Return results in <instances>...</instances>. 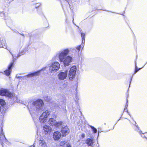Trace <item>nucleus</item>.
I'll use <instances>...</instances> for the list:
<instances>
[{
    "mask_svg": "<svg viewBox=\"0 0 147 147\" xmlns=\"http://www.w3.org/2000/svg\"><path fill=\"white\" fill-rule=\"evenodd\" d=\"M69 53V49H66L59 51L56 54V56L58 57L59 61L62 62L65 66L69 65L73 60L72 57L67 56Z\"/></svg>",
    "mask_w": 147,
    "mask_h": 147,
    "instance_id": "1",
    "label": "nucleus"
},
{
    "mask_svg": "<svg viewBox=\"0 0 147 147\" xmlns=\"http://www.w3.org/2000/svg\"><path fill=\"white\" fill-rule=\"evenodd\" d=\"M43 105V101L40 99H38L32 103H28L27 107L31 113L35 112L36 111L41 110Z\"/></svg>",
    "mask_w": 147,
    "mask_h": 147,
    "instance_id": "2",
    "label": "nucleus"
},
{
    "mask_svg": "<svg viewBox=\"0 0 147 147\" xmlns=\"http://www.w3.org/2000/svg\"><path fill=\"white\" fill-rule=\"evenodd\" d=\"M49 73L51 75H53L59 70L60 65L59 62L54 61L49 64Z\"/></svg>",
    "mask_w": 147,
    "mask_h": 147,
    "instance_id": "3",
    "label": "nucleus"
},
{
    "mask_svg": "<svg viewBox=\"0 0 147 147\" xmlns=\"http://www.w3.org/2000/svg\"><path fill=\"white\" fill-rule=\"evenodd\" d=\"M50 114V111L47 110L43 112L40 116L39 120L41 123H45L48 120V117Z\"/></svg>",
    "mask_w": 147,
    "mask_h": 147,
    "instance_id": "4",
    "label": "nucleus"
},
{
    "mask_svg": "<svg viewBox=\"0 0 147 147\" xmlns=\"http://www.w3.org/2000/svg\"><path fill=\"white\" fill-rule=\"evenodd\" d=\"M77 68L76 66L71 67L69 72L68 77L70 80H72L74 78L76 72Z\"/></svg>",
    "mask_w": 147,
    "mask_h": 147,
    "instance_id": "5",
    "label": "nucleus"
},
{
    "mask_svg": "<svg viewBox=\"0 0 147 147\" xmlns=\"http://www.w3.org/2000/svg\"><path fill=\"white\" fill-rule=\"evenodd\" d=\"M49 123L51 125L59 127L62 125L63 122L62 121H57L54 119L51 118L49 119Z\"/></svg>",
    "mask_w": 147,
    "mask_h": 147,
    "instance_id": "6",
    "label": "nucleus"
},
{
    "mask_svg": "<svg viewBox=\"0 0 147 147\" xmlns=\"http://www.w3.org/2000/svg\"><path fill=\"white\" fill-rule=\"evenodd\" d=\"M68 71L66 70L64 71L59 72L57 76L60 80H63L65 79L67 76Z\"/></svg>",
    "mask_w": 147,
    "mask_h": 147,
    "instance_id": "7",
    "label": "nucleus"
},
{
    "mask_svg": "<svg viewBox=\"0 0 147 147\" xmlns=\"http://www.w3.org/2000/svg\"><path fill=\"white\" fill-rule=\"evenodd\" d=\"M0 95L5 96L9 97H11L13 96L12 94L8 90L2 89L0 90Z\"/></svg>",
    "mask_w": 147,
    "mask_h": 147,
    "instance_id": "8",
    "label": "nucleus"
},
{
    "mask_svg": "<svg viewBox=\"0 0 147 147\" xmlns=\"http://www.w3.org/2000/svg\"><path fill=\"white\" fill-rule=\"evenodd\" d=\"M14 64L13 61L11 62L8 66L7 69L4 71V74H5L7 76H9L11 72V68L13 67Z\"/></svg>",
    "mask_w": 147,
    "mask_h": 147,
    "instance_id": "9",
    "label": "nucleus"
},
{
    "mask_svg": "<svg viewBox=\"0 0 147 147\" xmlns=\"http://www.w3.org/2000/svg\"><path fill=\"white\" fill-rule=\"evenodd\" d=\"M61 131L63 136H65L69 132V130L67 126H63L61 128Z\"/></svg>",
    "mask_w": 147,
    "mask_h": 147,
    "instance_id": "10",
    "label": "nucleus"
},
{
    "mask_svg": "<svg viewBox=\"0 0 147 147\" xmlns=\"http://www.w3.org/2000/svg\"><path fill=\"white\" fill-rule=\"evenodd\" d=\"M43 128L45 135L49 134L52 131L51 127L47 125H44Z\"/></svg>",
    "mask_w": 147,
    "mask_h": 147,
    "instance_id": "11",
    "label": "nucleus"
},
{
    "mask_svg": "<svg viewBox=\"0 0 147 147\" xmlns=\"http://www.w3.org/2000/svg\"><path fill=\"white\" fill-rule=\"evenodd\" d=\"M61 134L60 132L57 131L55 132L53 134V138L55 140H57L60 139Z\"/></svg>",
    "mask_w": 147,
    "mask_h": 147,
    "instance_id": "12",
    "label": "nucleus"
},
{
    "mask_svg": "<svg viewBox=\"0 0 147 147\" xmlns=\"http://www.w3.org/2000/svg\"><path fill=\"white\" fill-rule=\"evenodd\" d=\"M4 140H5L7 142V140L5 138L3 130L2 129H1V132L0 133V144H2Z\"/></svg>",
    "mask_w": 147,
    "mask_h": 147,
    "instance_id": "13",
    "label": "nucleus"
},
{
    "mask_svg": "<svg viewBox=\"0 0 147 147\" xmlns=\"http://www.w3.org/2000/svg\"><path fill=\"white\" fill-rule=\"evenodd\" d=\"M95 142L94 139L90 138H88L86 141V143L88 146H92Z\"/></svg>",
    "mask_w": 147,
    "mask_h": 147,
    "instance_id": "14",
    "label": "nucleus"
},
{
    "mask_svg": "<svg viewBox=\"0 0 147 147\" xmlns=\"http://www.w3.org/2000/svg\"><path fill=\"white\" fill-rule=\"evenodd\" d=\"M39 144L41 147H48L47 143L44 139L40 140Z\"/></svg>",
    "mask_w": 147,
    "mask_h": 147,
    "instance_id": "15",
    "label": "nucleus"
},
{
    "mask_svg": "<svg viewBox=\"0 0 147 147\" xmlns=\"http://www.w3.org/2000/svg\"><path fill=\"white\" fill-rule=\"evenodd\" d=\"M42 70V69L35 72L28 74L27 76L28 77H30L38 76L39 74L40 71Z\"/></svg>",
    "mask_w": 147,
    "mask_h": 147,
    "instance_id": "16",
    "label": "nucleus"
},
{
    "mask_svg": "<svg viewBox=\"0 0 147 147\" xmlns=\"http://www.w3.org/2000/svg\"><path fill=\"white\" fill-rule=\"evenodd\" d=\"M81 36L82 39V43L84 42L85 38V34L84 33H81Z\"/></svg>",
    "mask_w": 147,
    "mask_h": 147,
    "instance_id": "17",
    "label": "nucleus"
},
{
    "mask_svg": "<svg viewBox=\"0 0 147 147\" xmlns=\"http://www.w3.org/2000/svg\"><path fill=\"white\" fill-rule=\"evenodd\" d=\"M141 136L142 138H146L147 139V132L142 133L141 134Z\"/></svg>",
    "mask_w": 147,
    "mask_h": 147,
    "instance_id": "18",
    "label": "nucleus"
},
{
    "mask_svg": "<svg viewBox=\"0 0 147 147\" xmlns=\"http://www.w3.org/2000/svg\"><path fill=\"white\" fill-rule=\"evenodd\" d=\"M82 45V46L81 45H80L78 46L77 47H76V49L78 50V52H79V51L81 49L82 47V48H83V45Z\"/></svg>",
    "mask_w": 147,
    "mask_h": 147,
    "instance_id": "19",
    "label": "nucleus"
},
{
    "mask_svg": "<svg viewBox=\"0 0 147 147\" xmlns=\"http://www.w3.org/2000/svg\"><path fill=\"white\" fill-rule=\"evenodd\" d=\"M90 127L91 128V129L92 130V131L94 132V133H96L97 132L96 129L92 125H90Z\"/></svg>",
    "mask_w": 147,
    "mask_h": 147,
    "instance_id": "20",
    "label": "nucleus"
},
{
    "mask_svg": "<svg viewBox=\"0 0 147 147\" xmlns=\"http://www.w3.org/2000/svg\"><path fill=\"white\" fill-rule=\"evenodd\" d=\"M5 102L4 100L0 98V104L2 106L5 105Z\"/></svg>",
    "mask_w": 147,
    "mask_h": 147,
    "instance_id": "21",
    "label": "nucleus"
},
{
    "mask_svg": "<svg viewBox=\"0 0 147 147\" xmlns=\"http://www.w3.org/2000/svg\"><path fill=\"white\" fill-rule=\"evenodd\" d=\"M65 144V142L62 141L60 143V145L61 146H63Z\"/></svg>",
    "mask_w": 147,
    "mask_h": 147,
    "instance_id": "22",
    "label": "nucleus"
},
{
    "mask_svg": "<svg viewBox=\"0 0 147 147\" xmlns=\"http://www.w3.org/2000/svg\"><path fill=\"white\" fill-rule=\"evenodd\" d=\"M140 68H139L138 69V67L136 65V69L135 71L134 74L136 73L139 70Z\"/></svg>",
    "mask_w": 147,
    "mask_h": 147,
    "instance_id": "23",
    "label": "nucleus"
},
{
    "mask_svg": "<svg viewBox=\"0 0 147 147\" xmlns=\"http://www.w3.org/2000/svg\"><path fill=\"white\" fill-rule=\"evenodd\" d=\"M127 102H128V101L127 100V103H126V105L125 106V109H124V111H125L126 109H127V106H128Z\"/></svg>",
    "mask_w": 147,
    "mask_h": 147,
    "instance_id": "24",
    "label": "nucleus"
},
{
    "mask_svg": "<svg viewBox=\"0 0 147 147\" xmlns=\"http://www.w3.org/2000/svg\"><path fill=\"white\" fill-rule=\"evenodd\" d=\"M81 137L82 138H85V135L84 134L82 133L81 134Z\"/></svg>",
    "mask_w": 147,
    "mask_h": 147,
    "instance_id": "25",
    "label": "nucleus"
},
{
    "mask_svg": "<svg viewBox=\"0 0 147 147\" xmlns=\"http://www.w3.org/2000/svg\"><path fill=\"white\" fill-rule=\"evenodd\" d=\"M71 147V146L69 144H68L67 145V147Z\"/></svg>",
    "mask_w": 147,
    "mask_h": 147,
    "instance_id": "26",
    "label": "nucleus"
},
{
    "mask_svg": "<svg viewBox=\"0 0 147 147\" xmlns=\"http://www.w3.org/2000/svg\"><path fill=\"white\" fill-rule=\"evenodd\" d=\"M30 147H35V145L34 144L32 146Z\"/></svg>",
    "mask_w": 147,
    "mask_h": 147,
    "instance_id": "27",
    "label": "nucleus"
},
{
    "mask_svg": "<svg viewBox=\"0 0 147 147\" xmlns=\"http://www.w3.org/2000/svg\"><path fill=\"white\" fill-rule=\"evenodd\" d=\"M127 113H128V114H129V115H130V114H129V113H128V112H127Z\"/></svg>",
    "mask_w": 147,
    "mask_h": 147,
    "instance_id": "28",
    "label": "nucleus"
}]
</instances>
